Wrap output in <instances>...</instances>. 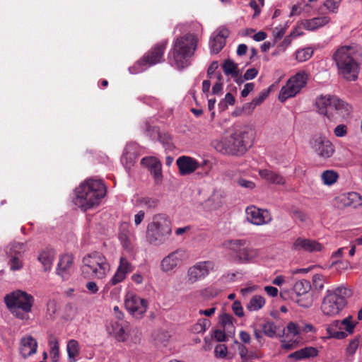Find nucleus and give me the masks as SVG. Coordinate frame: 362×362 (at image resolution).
<instances>
[{
	"mask_svg": "<svg viewBox=\"0 0 362 362\" xmlns=\"http://www.w3.org/2000/svg\"><path fill=\"white\" fill-rule=\"evenodd\" d=\"M113 332L115 333V338L119 341H124L127 339V334L125 332L124 326L116 322L115 325H112Z\"/></svg>",
	"mask_w": 362,
	"mask_h": 362,
	"instance_id": "nucleus-43",
	"label": "nucleus"
},
{
	"mask_svg": "<svg viewBox=\"0 0 362 362\" xmlns=\"http://www.w3.org/2000/svg\"><path fill=\"white\" fill-rule=\"evenodd\" d=\"M50 346V355L53 362H57L59 358V346L57 338L51 339L49 341Z\"/></svg>",
	"mask_w": 362,
	"mask_h": 362,
	"instance_id": "nucleus-42",
	"label": "nucleus"
},
{
	"mask_svg": "<svg viewBox=\"0 0 362 362\" xmlns=\"http://www.w3.org/2000/svg\"><path fill=\"white\" fill-rule=\"evenodd\" d=\"M238 183L240 186L245 187V188L252 189L255 187V183L253 182L247 180L243 178H240L238 180Z\"/></svg>",
	"mask_w": 362,
	"mask_h": 362,
	"instance_id": "nucleus-64",
	"label": "nucleus"
},
{
	"mask_svg": "<svg viewBox=\"0 0 362 362\" xmlns=\"http://www.w3.org/2000/svg\"><path fill=\"white\" fill-rule=\"evenodd\" d=\"M86 287L90 294H95L99 290L98 285L94 281L87 282Z\"/></svg>",
	"mask_w": 362,
	"mask_h": 362,
	"instance_id": "nucleus-63",
	"label": "nucleus"
},
{
	"mask_svg": "<svg viewBox=\"0 0 362 362\" xmlns=\"http://www.w3.org/2000/svg\"><path fill=\"white\" fill-rule=\"evenodd\" d=\"M291 217L294 221H299L300 222H305L307 219L306 214L299 209L293 210L291 212Z\"/></svg>",
	"mask_w": 362,
	"mask_h": 362,
	"instance_id": "nucleus-53",
	"label": "nucleus"
},
{
	"mask_svg": "<svg viewBox=\"0 0 362 362\" xmlns=\"http://www.w3.org/2000/svg\"><path fill=\"white\" fill-rule=\"evenodd\" d=\"M233 316L227 313L223 314L220 317V320L224 329L233 327Z\"/></svg>",
	"mask_w": 362,
	"mask_h": 362,
	"instance_id": "nucleus-51",
	"label": "nucleus"
},
{
	"mask_svg": "<svg viewBox=\"0 0 362 362\" xmlns=\"http://www.w3.org/2000/svg\"><path fill=\"white\" fill-rule=\"evenodd\" d=\"M37 342L32 336H26L21 339L20 343V353L26 358L37 351Z\"/></svg>",
	"mask_w": 362,
	"mask_h": 362,
	"instance_id": "nucleus-23",
	"label": "nucleus"
},
{
	"mask_svg": "<svg viewBox=\"0 0 362 362\" xmlns=\"http://www.w3.org/2000/svg\"><path fill=\"white\" fill-rule=\"evenodd\" d=\"M358 322L354 321L351 315H349L343 320H333L328 326L327 331L333 338L344 339L352 334Z\"/></svg>",
	"mask_w": 362,
	"mask_h": 362,
	"instance_id": "nucleus-10",
	"label": "nucleus"
},
{
	"mask_svg": "<svg viewBox=\"0 0 362 362\" xmlns=\"http://www.w3.org/2000/svg\"><path fill=\"white\" fill-rule=\"evenodd\" d=\"M362 56L357 45H344L339 47L333 54L339 73L347 81H356L359 72V60Z\"/></svg>",
	"mask_w": 362,
	"mask_h": 362,
	"instance_id": "nucleus-2",
	"label": "nucleus"
},
{
	"mask_svg": "<svg viewBox=\"0 0 362 362\" xmlns=\"http://www.w3.org/2000/svg\"><path fill=\"white\" fill-rule=\"evenodd\" d=\"M334 134L337 137H344L347 134V127L345 124H339L334 129Z\"/></svg>",
	"mask_w": 362,
	"mask_h": 362,
	"instance_id": "nucleus-55",
	"label": "nucleus"
},
{
	"mask_svg": "<svg viewBox=\"0 0 362 362\" xmlns=\"http://www.w3.org/2000/svg\"><path fill=\"white\" fill-rule=\"evenodd\" d=\"M136 202L141 206L147 209H154L158 206L159 202L158 199L156 198L145 197L138 199Z\"/></svg>",
	"mask_w": 362,
	"mask_h": 362,
	"instance_id": "nucleus-40",
	"label": "nucleus"
},
{
	"mask_svg": "<svg viewBox=\"0 0 362 362\" xmlns=\"http://www.w3.org/2000/svg\"><path fill=\"white\" fill-rule=\"evenodd\" d=\"M337 199L339 203L343 206L356 209L362 205L361 196L355 192L341 194L337 198Z\"/></svg>",
	"mask_w": 362,
	"mask_h": 362,
	"instance_id": "nucleus-25",
	"label": "nucleus"
},
{
	"mask_svg": "<svg viewBox=\"0 0 362 362\" xmlns=\"http://www.w3.org/2000/svg\"><path fill=\"white\" fill-rule=\"evenodd\" d=\"M223 194L221 191L214 189L211 195L204 202V208L207 210H216L223 204Z\"/></svg>",
	"mask_w": 362,
	"mask_h": 362,
	"instance_id": "nucleus-26",
	"label": "nucleus"
},
{
	"mask_svg": "<svg viewBox=\"0 0 362 362\" xmlns=\"http://www.w3.org/2000/svg\"><path fill=\"white\" fill-rule=\"evenodd\" d=\"M247 220L257 226L268 224L272 221L271 213L267 209H261L251 205L246 208Z\"/></svg>",
	"mask_w": 362,
	"mask_h": 362,
	"instance_id": "nucleus-15",
	"label": "nucleus"
},
{
	"mask_svg": "<svg viewBox=\"0 0 362 362\" xmlns=\"http://www.w3.org/2000/svg\"><path fill=\"white\" fill-rule=\"evenodd\" d=\"M172 234L171 223L163 214L153 216L147 226L146 238L151 245L158 246L167 242Z\"/></svg>",
	"mask_w": 362,
	"mask_h": 362,
	"instance_id": "nucleus-6",
	"label": "nucleus"
},
{
	"mask_svg": "<svg viewBox=\"0 0 362 362\" xmlns=\"http://www.w3.org/2000/svg\"><path fill=\"white\" fill-rule=\"evenodd\" d=\"M339 178L338 173L333 170H325L321 175V180L326 185L334 184Z\"/></svg>",
	"mask_w": 362,
	"mask_h": 362,
	"instance_id": "nucleus-39",
	"label": "nucleus"
},
{
	"mask_svg": "<svg viewBox=\"0 0 362 362\" xmlns=\"http://www.w3.org/2000/svg\"><path fill=\"white\" fill-rule=\"evenodd\" d=\"M327 281V277L322 274H315L313 276V285L315 290L321 291L324 288V284Z\"/></svg>",
	"mask_w": 362,
	"mask_h": 362,
	"instance_id": "nucleus-45",
	"label": "nucleus"
},
{
	"mask_svg": "<svg viewBox=\"0 0 362 362\" xmlns=\"http://www.w3.org/2000/svg\"><path fill=\"white\" fill-rule=\"evenodd\" d=\"M197 45V37L191 33L177 37L168 53L170 64L182 70L190 64L189 59L194 54Z\"/></svg>",
	"mask_w": 362,
	"mask_h": 362,
	"instance_id": "nucleus-4",
	"label": "nucleus"
},
{
	"mask_svg": "<svg viewBox=\"0 0 362 362\" xmlns=\"http://www.w3.org/2000/svg\"><path fill=\"white\" fill-rule=\"evenodd\" d=\"M297 344L298 342L296 339H284L282 341V348L286 350H291L297 346Z\"/></svg>",
	"mask_w": 362,
	"mask_h": 362,
	"instance_id": "nucleus-58",
	"label": "nucleus"
},
{
	"mask_svg": "<svg viewBox=\"0 0 362 362\" xmlns=\"http://www.w3.org/2000/svg\"><path fill=\"white\" fill-rule=\"evenodd\" d=\"M258 74V70L255 68L247 69L244 74V79L246 81L255 78Z\"/></svg>",
	"mask_w": 362,
	"mask_h": 362,
	"instance_id": "nucleus-60",
	"label": "nucleus"
},
{
	"mask_svg": "<svg viewBox=\"0 0 362 362\" xmlns=\"http://www.w3.org/2000/svg\"><path fill=\"white\" fill-rule=\"evenodd\" d=\"M337 96L335 95H321L316 100V106L318 112L325 115L329 119L332 120L334 118L333 107Z\"/></svg>",
	"mask_w": 362,
	"mask_h": 362,
	"instance_id": "nucleus-18",
	"label": "nucleus"
},
{
	"mask_svg": "<svg viewBox=\"0 0 362 362\" xmlns=\"http://www.w3.org/2000/svg\"><path fill=\"white\" fill-rule=\"evenodd\" d=\"M268 95L269 90H263L252 100L256 104V105L258 106L264 102V100L268 97Z\"/></svg>",
	"mask_w": 362,
	"mask_h": 362,
	"instance_id": "nucleus-59",
	"label": "nucleus"
},
{
	"mask_svg": "<svg viewBox=\"0 0 362 362\" xmlns=\"http://www.w3.org/2000/svg\"><path fill=\"white\" fill-rule=\"evenodd\" d=\"M222 69L226 75L237 77L238 75V64L230 59H226L222 64Z\"/></svg>",
	"mask_w": 362,
	"mask_h": 362,
	"instance_id": "nucleus-36",
	"label": "nucleus"
},
{
	"mask_svg": "<svg viewBox=\"0 0 362 362\" xmlns=\"http://www.w3.org/2000/svg\"><path fill=\"white\" fill-rule=\"evenodd\" d=\"M300 90L291 82L288 81L286 84L283 86L279 95V100L281 102H285L288 98L294 97Z\"/></svg>",
	"mask_w": 362,
	"mask_h": 362,
	"instance_id": "nucleus-31",
	"label": "nucleus"
},
{
	"mask_svg": "<svg viewBox=\"0 0 362 362\" xmlns=\"http://www.w3.org/2000/svg\"><path fill=\"white\" fill-rule=\"evenodd\" d=\"M322 248L323 245L317 241L301 237L298 238L292 246V249L294 250L308 252H320Z\"/></svg>",
	"mask_w": 362,
	"mask_h": 362,
	"instance_id": "nucleus-21",
	"label": "nucleus"
},
{
	"mask_svg": "<svg viewBox=\"0 0 362 362\" xmlns=\"http://www.w3.org/2000/svg\"><path fill=\"white\" fill-rule=\"evenodd\" d=\"M134 270V266L129 262L126 257L122 256L119 259V266L115 274L110 281V284L115 286L123 281L128 274Z\"/></svg>",
	"mask_w": 362,
	"mask_h": 362,
	"instance_id": "nucleus-20",
	"label": "nucleus"
},
{
	"mask_svg": "<svg viewBox=\"0 0 362 362\" xmlns=\"http://www.w3.org/2000/svg\"><path fill=\"white\" fill-rule=\"evenodd\" d=\"M119 239L125 250L127 252L133 251L136 238L134 233L129 230L127 226H122L121 227Z\"/></svg>",
	"mask_w": 362,
	"mask_h": 362,
	"instance_id": "nucleus-24",
	"label": "nucleus"
},
{
	"mask_svg": "<svg viewBox=\"0 0 362 362\" xmlns=\"http://www.w3.org/2000/svg\"><path fill=\"white\" fill-rule=\"evenodd\" d=\"M188 258V254L184 249H177L165 257L160 262V269L163 272L172 271L182 262Z\"/></svg>",
	"mask_w": 362,
	"mask_h": 362,
	"instance_id": "nucleus-16",
	"label": "nucleus"
},
{
	"mask_svg": "<svg viewBox=\"0 0 362 362\" xmlns=\"http://www.w3.org/2000/svg\"><path fill=\"white\" fill-rule=\"evenodd\" d=\"M224 246L235 254L237 260L242 264L251 262L259 255L258 249L250 246L247 239H232L224 243Z\"/></svg>",
	"mask_w": 362,
	"mask_h": 362,
	"instance_id": "nucleus-9",
	"label": "nucleus"
},
{
	"mask_svg": "<svg viewBox=\"0 0 362 362\" xmlns=\"http://www.w3.org/2000/svg\"><path fill=\"white\" fill-rule=\"evenodd\" d=\"M318 351L313 346H307L289 354V358H294L296 361L313 358L317 356Z\"/></svg>",
	"mask_w": 362,
	"mask_h": 362,
	"instance_id": "nucleus-30",
	"label": "nucleus"
},
{
	"mask_svg": "<svg viewBox=\"0 0 362 362\" xmlns=\"http://www.w3.org/2000/svg\"><path fill=\"white\" fill-rule=\"evenodd\" d=\"M141 164H148L151 167V173L156 179H160L162 176L161 164L155 160L149 158H144L141 161Z\"/></svg>",
	"mask_w": 362,
	"mask_h": 362,
	"instance_id": "nucleus-33",
	"label": "nucleus"
},
{
	"mask_svg": "<svg viewBox=\"0 0 362 362\" xmlns=\"http://www.w3.org/2000/svg\"><path fill=\"white\" fill-rule=\"evenodd\" d=\"M34 297L21 290H16L4 297V302L11 313L17 318L28 320L32 311Z\"/></svg>",
	"mask_w": 362,
	"mask_h": 362,
	"instance_id": "nucleus-5",
	"label": "nucleus"
},
{
	"mask_svg": "<svg viewBox=\"0 0 362 362\" xmlns=\"http://www.w3.org/2000/svg\"><path fill=\"white\" fill-rule=\"evenodd\" d=\"M110 270L106 257L100 252H94L83 258L81 272L85 277L104 279Z\"/></svg>",
	"mask_w": 362,
	"mask_h": 362,
	"instance_id": "nucleus-7",
	"label": "nucleus"
},
{
	"mask_svg": "<svg viewBox=\"0 0 362 362\" xmlns=\"http://www.w3.org/2000/svg\"><path fill=\"white\" fill-rule=\"evenodd\" d=\"M308 78V76L305 71H300L291 77L289 81L300 90L307 83Z\"/></svg>",
	"mask_w": 362,
	"mask_h": 362,
	"instance_id": "nucleus-37",
	"label": "nucleus"
},
{
	"mask_svg": "<svg viewBox=\"0 0 362 362\" xmlns=\"http://www.w3.org/2000/svg\"><path fill=\"white\" fill-rule=\"evenodd\" d=\"M76 206L86 211L99 205L106 194V188L102 181L88 179L75 189Z\"/></svg>",
	"mask_w": 362,
	"mask_h": 362,
	"instance_id": "nucleus-3",
	"label": "nucleus"
},
{
	"mask_svg": "<svg viewBox=\"0 0 362 362\" xmlns=\"http://www.w3.org/2000/svg\"><path fill=\"white\" fill-rule=\"evenodd\" d=\"M342 0H326L323 5L329 12L337 13Z\"/></svg>",
	"mask_w": 362,
	"mask_h": 362,
	"instance_id": "nucleus-49",
	"label": "nucleus"
},
{
	"mask_svg": "<svg viewBox=\"0 0 362 362\" xmlns=\"http://www.w3.org/2000/svg\"><path fill=\"white\" fill-rule=\"evenodd\" d=\"M124 305L129 313L138 318L146 313L148 307L147 301L133 292L127 293Z\"/></svg>",
	"mask_w": 362,
	"mask_h": 362,
	"instance_id": "nucleus-13",
	"label": "nucleus"
},
{
	"mask_svg": "<svg viewBox=\"0 0 362 362\" xmlns=\"http://www.w3.org/2000/svg\"><path fill=\"white\" fill-rule=\"evenodd\" d=\"M238 353H239L240 358H242V361L248 359L247 355L249 354V351H248V349H247V347L245 346H244L243 344H239Z\"/></svg>",
	"mask_w": 362,
	"mask_h": 362,
	"instance_id": "nucleus-61",
	"label": "nucleus"
},
{
	"mask_svg": "<svg viewBox=\"0 0 362 362\" xmlns=\"http://www.w3.org/2000/svg\"><path fill=\"white\" fill-rule=\"evenodd\" d=\"M295 300L300 306L305 308L311 307L313 303V297L310 293L302 295V296H296Z\"/></svg>",
	"mask_w": 362,
	"mask_h": 362,
	"instance_id": "nucleus-44",
	"label": "nucleus"
},
{
	"mask_svg": "<svg viewBox=\"0 0 362 362\" xmlns=\"http://www.w3.org/2000/svg\"><path fill=\"white\" fill-rule=\"evenodd\" d=\"M235 99L234 96L230 93H228L226 94L224 99L220 101L218 103V107L221 110H224L227 108L228 105H233L235 104Z\"/></svg>",
	"mask_w": 362,
	"mask_h": 362,
	"instance_id": "nucleus-50",
	"label": "nucleus"
},
{
	"mask_svg": "<svg viewBox=\"0 0 362 362\" xmlns=\"http://www.w3.org/2000/svg\"><path fill=\"white\" fill-rule=\"evenodd\" d=\"M74 271V257L71 255H64L59 258L56 274L63 280H68Z\"/></svg>",
	"mask_w": 362,
	"mask_h": 362,
	"instance_id": "nucleus-19",
	"label": "nucleus"
},
{
	"mask_svg": "<svg viewBox=\"0 0 362 362\" xmlns=\"http://www.w3.org/2000/svg\"><path fill=\"white\" fill-rule=\"evenodd\" d=\"M215 264L212 261H202L197 262L190 267L187 272V280L193 284L206 278L211 272L214 271Z\"/></svg>",
	"mask_w": 362,
	"mask_h": 362,
	"instance_id": "nucleus-12",
	"label": "nucleus"
},
{
	"mask_svg": "<svg viewBox=\"0 0 362 362\" xmlns=\"http://www.w3.org/2000/svg\"><path fill=\"white\" fill-rule=\"evenodd\" d=\"M313 54V49L310 47L298 49L296 52V58L299 62L308 60Z\"/></svg>",
	"mask_w": 362,
	"mask_h": 362,
	"instance_id": "nucleus-41",
	"label": "nucleus"
},
{
	"mask_svg": "<svg viewBox=\"0 0 362 362\" xmlns=\"http://www.w3.org/2000/svg\"><path fill=\"white\" fill-rule=\"evenodd\" d=\"M66 351L69 362H76V357L80 354V347L78 341L70 339L67 342Z\"/></svg>",
	"mask_w": 362,
	"mask_h": 362,
	"instance_id": "nucleus-32",
	"label": "nucleus"
},
{
	"mask_svg": "<svg viewBox=\"0 0 362 362\" xmlns=\"http://www.w3.org/2000/svg\"><path fill=\"white\" fill-rule=\"evenodd\" d=\"M168 41L163 40L155 44L143 57L137 62V65L144 70L150 66L164 62V53Z\"/></svg>",
	"mask_w": 362,
	"mask_h": 362,
	"instance_id": "nucleus-11",
	"label": "nucleus"
},
{
	"mask_svg": "<svg viewBox=\"0 0 362 362\" xmlns=\"http://www.w3.org/2000/svg\"><path fill=\"white\" fill-rule=\"evenodd\" d=\"M227 346L225 344H218L215 347L214 353L216 357L223 358L227 355Z\"/></svg>",
	"mask_w": 362,
	"mask_h": 362,
	"instance_id": "nucleus-54",
	"label": "nucleus"
},
{
	"mask_svg": "<svg viewBox=\"0 0 362 362\" xmlns=\"http://www.w3.org/2000/svg\"><path fill=\"white\" fill-rule=\"evenodd\" d=\"M255 84L253 83H247L245 85L243 90L241 91V96L243 98L247 97L249 93L253 90Z\"/></svg>",
	"mask_w": 362,
	"mask_h": 362,
	"instance_id": "nucleus-62",
	"label": "nucleus"
},
{
	"mask_svg": "<svg viewBox=\"0 0 362 362\" xmlns=\"http://www.w3.org/2000/svg\"><path fill=\"white\" fill-rule=\"evenodd\" d=\"M259 175L262 179L271 184L279 185H284L286 184V178L276 172L263 169L259 171Z\"/></svg>",
	"mask_w": 362,
	"mask_h": 362,
	"instance_id": "nucleus-27",
	"label": "nucleus"
},
{
	"mask_svg": "<svg viewBox=\"0 0 362 362\" xmlns=\"http://www.w3.org/2000/svg\"><path fill=\"white\" fill-rule=\"evenodd\" d=\"M299 332L298 325L293 322H290L286 327V339H288L290 337H295L299 334Z\"/></svg>",
	"mask_w": 362,
	"mask_h": 362,
	"instance_id": "nucleus-47",
	"label": "nucleus"
},
{
	"mask_svg": "<svg viewBox=\"0 0 362 362\" xmlns=\"http://www.w3.org/2000/svg\"><path fill=\"white\" fill-rule=\"evenodd\" d=\"M176 164L182 176L194 173L199 167V163L195 159L185 156L179 157Z\"/></svg>",
	"mask_w": 362,
	"mask_h": 362,
	"instance_id": "nucleus-22",
	"label": "nucleus"
},
{
	"mask_svg": "<svg viewBox=\"0 0 362 362\" xmlns=\"http://www.w3.org/2000/svg\"><path fill=\"white\" fill-rule=\"evenodd\" d=\"M329 17L321 16L305 20L302 23V24L305 29L313 31L326 25L329 23Z\"/></svg>",
	"mask_w": 362,
	"mask_h": 362,
	"instance_id": "nucleus-29",
	"label": "nucleus"
},
{
	"mask_svg": "<svg viewBox=\"0 0 362 362\" xmlns=\"http://www.w3.org/2000/svg\"><path fill=\"white\" fill-rule=\"evenodd\" d=\"M230 35V30L226 27H220L214 32L210 38L209 47L214 54L219 53L224 47L226 39Z\"/></svg>",
	"mask_w": 362,
	"mask_h": 362,
	"instance_id": "nucleus-17",
	"label": "nucleus"
},
{
	"mask_svg": "<svg viewBox=\"0 0 362 362\" xmlns=\"http://www.w3.org/2000/svg\"><path fill=\"white\" fill-rule=\"evenodd\" d=\"M351 295V290L344 286L337 287L332 291L328 290L322 303V312L329 317L338 315L346 306V298Z\"/></svg>",
	"mask_w": 362,
	"mask_h": 362,
	"instance_id": "nucleus-8",
	"label": "nucleus"
},
{
	"mask_svg": "<svg viewBox=\"0 0 362 362\" xmlns=\"http://www.w3.org/2000/svg\"><path fill=\"white\" fill-rule=\"evenodd\" d=\"M334 107H333V113L335 115H338L341 119H347L350 117L351 112V107L345 101L340 100L339 98H336L334 100Z\"/></svg>",
	"mask_w": 362,
	"mask_h": 362,
	"instance_id": "nucleus-28",
	"label": "nucleus"
},
{
	"mask_svg": "<svg viewBox=\"0 0 362 362\" xmlns=\"http://www.w3.org/2000/svg\"><path fill=\"white\" fill-rule=\"evenodd\" d=\"M232 310L233 313L238 316V317H243L244 315L243 308L240 303V302L236 300L235 301L232 305Z\"/></svg>",
	"mask_w": 362,
	"mask_h": 362,
	"instance_id": "nucleus-57",
	"label": "nucleus"
},
{
	"mask_svg": "<svg viewBox=\"0 0 362 362\" xmlns=\"http://www.w3.org/2000/svg\"><path fill=\"white\" fill-rule=\"evenodd\" d=\"M310 145L313 151L323 158H330L334 152L332 142L320 134L313 136L310 141Z\"/></svg>",
	"mask_w": 362,
	"mask_h": 362,
	"instance_id": "nucleus-14",
	"label": "nucleus"
},
{
	"mask_svg": "<svg viewBox=\"0 0 362 362\" xmlns=\"http://www.w3.org/2000/svg\"><path fill=\"white\" fill-rule=\"evenodd\" d=\"M210 326V321L203 319L194 325L193 329L197 332H204Z\"/></svg>",
	"mask_w": 362,
	"mask_h": 362,
	"instance_id": "nucleus-52",
	"label": "nucleus"
},
{
	"mask_svg": "<svg viewBox=\"0 0 362 362\" xmlns=\"http://www.w3.org/2000/svg\"><path fill=\"white\" fill-rule=\"evenodd\" d=\"M211 145L222 154L241 156L252 146V138L247 131L235 130L214 139Z\"/></svg>",
	"mask_w": 362,
	"mask_h": 362,
	"instance_id": "nucleus-1",
	"label": "nucleus"
},
{
	"mask_svg": "<svg viewBox=\"0 0 362 362\" xmlns=\"http://www.w3.org/2000/svg\"><path fill=\"white\" fill-rule=\"evenodd\" d=\"M54 252L52 250L42 251L39 257V261L42 264L45 271L51 269L54 259Z\"/></svg>",
	"mask_w": 362,
	"mask_h": 362,
	"instance_id": "nucleus-35",
	"label": "nucleus"
},
{
	"mask_svg": "<svg viewBox=\"0 0 362 362\" xmlns=\"http://www.w3.org/2000/svg\"><path fill=\"white\" fill-rule=\"evenodd\" d=\"M310 288L311 285L310 281L305 279L296 281L293 288L297 296H302V295L309 293Z\"/></svg>",
	"mask_w": 362,
	"mask_h": 362,
	"instance_id": "nucleus-34",
	"label": "nucleus"
},
{
	"mask_svg": "<svg viewBox=\"0 0 362 362\" xmlns=\"http://www.w3.org/2000/svg\"><path fill=\"white\" fill-rule=\"evenodd\" d=\"M9 264L11 269L13 271L19 270L23 267L21 261L16 256L11 257Z\"/></svg>",
	"mask_w": 362,
	"mask_h": 362,
	"instance_id": "nucleus-56",
	"label": "nucleus"
},
{
	"mask_svg": "<svg viewBox=\"0 0 362 362\" xmlns=\"http://www.w3.org/2000/svg\"><path fill=\"white\" fill-rule=\"evenodd\" d=\"M265 304V299L261 296H253L246 305L250 311H255L261 309Z\"/></svg>",
	"mask_w": 362,
	"mask_h": 362,
	"instance_id": "nucleus-38",
	"label": "nucleus"
},
{
	"mask_svg": "<svg viewBox=\"0 0 362 362\" xmlns=\"http://www.w3.org/2000/svg\"><path fill=\"white\" fill-rule=\"evenodd\" d=\"M262 331L265 335L273 337L276 334V327L273 322H267L262 325Z\"/></svg>",
	"mask_w": 362,
	"mask_h": 362,
	"instance_id": "nucleus-48",
	"label": "nucleus"
},
{
	"mask_svg": "<svg viewBox=\"0 0 362 362\" xmlns=\"http://www.w3.org/2000/svg\"><path fill=\"white\" fill-rule=\"evenodd\" d=\"M360 339H361V336L357 335L356 337H354V339H353L349 342V344H348V346L346 349V352L348 355L353 356L356 353L357 349L358 348L359 344H360Z\"/></svg>",
	"mask_w": 362,
	"mask_h": 362,
	"instance_id": "nucleus-46",
	"label": "nucleus"
}]
</instances>
